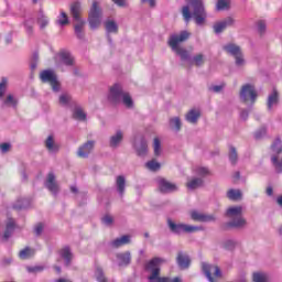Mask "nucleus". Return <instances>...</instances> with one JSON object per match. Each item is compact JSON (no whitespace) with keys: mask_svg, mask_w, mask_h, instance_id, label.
I'll return each instance as SVG.
<instances>
[{"mask_svg":"<svg viewBox=\"0 0 282 282\" xmlns=\"http://www.w3.org/2000/svg\"><path fill=\"white\" fill-rule=\"evenodd\" d=\"M187 6L182 9L184 21L188 23L194 19L196 25H204L206 22V9H204V0H186Z\"/></svg>","mask_w":282,"mask_h":282,"instance_id":"obj_1","label":"nucleus"},{"mask_svg":"<svg viewBox=\"0 0 282 282\" xmlns=\"http://www.w3.org/2000/svg\"><path fill=\"white\" fill-rule=\"evenodd\" d=\"M164 259L162 258H153L152 260L145 263V272H148V281L149 282H182L181 278H169V276H160L161 265Z\"/></svg>","mask_w":282,"mask_h":282,"instance_id":"obj_2","label":"nucleus"},{"mask_svg":"<svg viewBox=\"0 0 282 282\" xmlns=\"http://www.w3.org/2000/svg\"><path fill=\"white\" fill-rule=\"evenodd\" d=\"M108 100H110V102H122L128 109L133 108V99L131 98V95L124 93L120 84H115L110 88Z\"/></svg>","mask_w":282,"mask_h":282,"instance_id":"obj_3","label":"nucleus"},{"mask_svg":"<svg viewBox=\"0 0 282 282\" xmlns=\"http://www.w3.org/2000/svg\"><path fill=\"white\" fill-rule=\"evenodd\" d=\"M243 207L232 206L229 207L226 212V217L230 219L227 224L229 228H243L246 226V219H243Z\"/></svg>","mask_w":282,"mask_h":282,"instance_id":"obj_4","label":"nucleus"},{"mask_svg":"<svg viewBox=\"0 0 282 282\" xmlns=\"http://www.w3.org/2000/svg\"><path fill=\"white\" fill-rule=\"evenodd\" d=\"M223 50L235 58L236 67H246V57L243 56V51H241V46L235 43H228L223 46Z\"/></svg>","mask_w":282,"mask_h":282,"instance_id":"obj_5","label":"nucleus"},{"mask_svg":"<svg viewBox=\"0 0 282 282\" xmlns=\"http://www.w3.org/2000/svg\"><path fill=\"white\" fill-rule=\"evenodd\" d=\"M88 23L91 30H98L102 23V9L98 1H94L88 12Z\"/></svg>","mask_w":282,"mask_h":282,"instance_id":"obj_6","label":"nucleus"},{"mask_svg":"<svg viewBox=\"0 0 282 282\" xmlns=\"http://www.w3.org/2000/svg\"><path fill=\"white\" fill-rule=\"evenodd\" d=\"M40 80L42 83H47L55 94H57V91H61V82H58V76L56 75V72H54V69L42 70L40 73Z\"/></svg>","mask_w":282,"mask_h":282,"instance_id":"obj_7","label":"nucleus"},{"mask_svg":"<svg viewBox=\"0 0 282 282\" xmlns=\"http://www.w3.org/2000/svg\"><path fill=\"white\" fill-rule=\"evenodd\" d=\"M191 39V33L188 31H181L180 33L171 34L167 40V45H170L172 52H176L177 50H181L182 43L185 41H188Z\"/></svg>","mask_w":282,"mask_h":282,"instance_id":"obj_8","label":"nucleus"},{"mask_svg":"<svg viewBox=\"0 0 282 282\" xmlns=\"http://www.w3.org/2000/svg\"><path fill=\"white\" fill-rule=\"evenodd\" d=\"M167 226L171 232H174V235H183V232L191 235L193 232H197L198 230H202L200 227L186 225V224H175L171 219L167 220Z\"/></svg>","mask_w":282,"mask_h":282,"instance_id":"obj_9","label":"nucleus"},{"mask_svg":"<svg viewBox=\"0 0 282 282\" xmlns=\"http://www.w3.org/2000/svg\"><path fill=\"white\" fill-rule=\"evenodd\" d=\"M273 155L271 156V162L276 171V173H282V158L279 155L282 153V143L281 139H276L271 145Z\"/></svg>","mask_w":282,"mask_h":282,"instance_id":"obj_10","label":"nucleus"},{"mask_svg":"<svg viewBox=\"0 0 282 282\" xmlns=\"http://www.w3.org/2000/svg\"><path fill=\"white\" fill-rule=\"evenodd\" d=\"M257 89L251 84H246L241 87L240 90V99L242 102H251V105H254L257 102Z\"/></svg>","mask_w":282,"mask_h":282,"instance_id":"obj_11","label":"nucleus"},{"mask_svg":"<svg viewBox=\"0 0 282 282\" xmlns=\"http://www.w3.org/2000/svg\"><path fill=\"white\" fill-rule=\"evenodd\" d=\"M202 270L209 282H217V279L221 276V270L217 265L203 262Z\"/></svg>","mask_w":282,"mask_h":282,"instance_id":"obj_12","label":"nucleus"},{"mask_svg":"<svg viewBox=\"0 0 282 282\" xmlns=\"http://www.w3.org/2000/svg\"><path fill=\"white\" fill-rule=\"evenodd\" d=\"M55 62L62 63V65H66V67H72L74 66V55L67 50H62L55 55Z\"/></svg>","mask_w":282,"mask_h":282,"instance_id":"obj_13","label":"nucleus"},{"mask_svg":"<svg viewBox=\"0 0 282 282\" xmlns=\"http://www.w3.org/2000/svg\"><path fill=\"white\" fill-rule=\"evenodd\" d=\"M156 183L161 193H175L177 191V185L166 181V178L159 177Z\"/></svg>","mask_w":282,"mask_h":282,"instance_id":"obj_14","label":"nucleus"},{"mask_svg":"<svg viewBox=\"0 0 282 282\" xmlns=\"http://www.w3.org/2000/svg\"><path fill=\"white\" fill-rule=\"evenodd\" d=\"M44 186L53 195L58 194V183H56V175L53 172L47 174Z\"/></svg>","mask_w":282,"mask_h":282,"instance_id":"obj_15","label":"nucleus"},{"mask_svg":"<svg viewBox=\"0 0 282 282\" xmlns=\"http://www.w3.org/2000/svg\"><path fill=\"white\" fill-rule=\"evenodd\" d=\"M191 218L194 221L208 223V221H215V219H217V216H215L214 214H204V213L194 210L191 213Z\"/></svg>","mask_w":282,"mask_h":282,"instance_id":"obj_16","label":"nucleus"},{"mask_svg":"<svg viewBox=\"0 0 282 282\" xmlns=\"http://www.w3.org/2000/svg\"><path fill=\"white\" fill-rule=\"evenodd\" d=\"M230 25H235V19L228 17L219 22L214 24V32L216 34H221L226 28H230Z\"/></svg>","mask_w":282,"mask_h":282,"instance_id":"obj_17","label":"nucleus"},{"mask_svg":"<svg viewBox=\"0 0 282 282\" xmlns=\"http://www.w3.org/2000/svg\"><path fill=\"white\" fill-rule=\"evenodd\" d=\"M124 140V131L116 130V132L109 139V147L111 149H118L122 141Z\"/></svg>","mask_w":282,"mask_h":282,"instance_id":"obj_18","label":"nucleus"},{"mask_svg":"<svg viewBox=\"0 0 282 282\" xmlns=\"http://www.w3.org/2000/svg\"><path fill=\"white\" fill-rule=\"evenodd\" d=\"M134 149L141 158H144L149 151V145L147 144V139L144 137H141L140 139L135 140L134 142Z\"/></svg>","mask_w":282,"mask_h":282,"instance_id":"obj_19","label":"nucleus"},{"mask_svg":"<svg viewBox=\"0 0 282 282\" xmlns=\"http://www.w3.org/2000/svg\"><path fill=\"white\" fill-rule=\"evenodd\" d=\"M95 144H96V142L88 141L84 145L79 147V149L77 151L78 158H89V153H91V151H94Z\"/></svg>","mask_w":282,"mask_h":282,"instance_id":"obj_20","label":"nucleus"},{"mask_svg":"<svg viewBox=\"0 0 282 282\" xmlns=\"http://www.w3.org/2000/svg\"><path fill=\"white\" fill-rule=\"evenodd\" d=\"M2 101L3 107H10L11 109H17L19 105V99L12 94H8L7 97L0 99Z\"/></svg>","mask_w":282,"mask_h":282,"instance_id":"obj_21","label":"nucleus"},{"mask_svg":"<svg viewBox=\"0 0 282 282\" xmlns=\"http://www.w3.org/2000/svg\"><path fill=\"white\" fill-rule=\"evenodd\" d=\"M176 261L181 270H186V268L191 265V258H188V256L184 254L183 252L177 254Z\"/></svg>","mask_w":282,"mask_h":282,"instance_id":"obj_22","label":"nucleus"},{"mask_svg":"<svg viewBox=\"0 0 282 282\" xmlns=\"http://www.w3.org/2000/svg\"><path fill=\"white\" fill-rule=\"evenodd\" d=\"M82 10H83V6L80 4L79 1L73 2V3L70 4V14H72L74 21H79V20H82V19H80V12H82Z\"/></svg>","mask_w":282,"mask_h":282,"instance_id":"obj_23","label":"nucleus"},{"mask_svg":"<svg viewBox=\"0 0 282 282\" xmlns=\"http://www.w3.org/2000/svg\"><path fill=\"white\" fill-rule=\"evenodd\" d=\"M128 243H131V237L130 236H121L120 238L115 239L110 242V246L112 248H122V246H127Z\"/></svg>","mask_w":282,"mask_h":282,"instance_id":"obj_24","label":"nucleus"},{"mask_svg":"<svg viewBox=\"0 0 282 282\" xmlns=\"http://www.w3.org/2000/svg\"><path fill=\"white\" fill-rule=\"evenodd\" d=\"M126 186H127V180L124 178V176H122V175L117 176L116 188H117V193H118V195H120V197H122V195H124Z\"/></svg>","mask_w":282,"mask_h":282,"instance_id":"obj_25","label":"nucleus"},{"mask_svg":"<svg viewBox=\"0 0 282 282\" xmlns=\"http://www.w3.org/2000/svg\"><path fill=\"white\" fill-rule=\"evenodd\" d=\"M45 147L48 151V153H58V144L54 141L53 135H48L45 140Z\"/></svg>","mask_w":282,"mask_h":282,"instance_id":"obj_26","label":"nucleus"},{"mask_svg":"<svg viewBox=\"0 0 282 282\" xmlns=\"http://www.w3.org/2000/svg\"><path fill=\"white\" fill-rule=\"evenodd\" d=\"M199 116H202L199 110L192 109L186 113L185 120H187L191 124H195L197 120H199Z\"/></svg>","mask_w":282,"mask_h":282,"instance_id":"obj_27","label":"nucleus"},{"mask_svg":"<svg viewBox=\"0 0 282 282\" xmlns=\"http://www.w3.org/2000/svg\"><path fill=\"white\" fill-rule=\"evenodd\" d=\"M118 265H129L131 263V253L129 251L124 253H117Z\"/></svg>","mask_w":282,"mask_h":282,"instance_id":"obj_28","label":"nucleus"},{"mask_svg":"<svg viewBox=\"0 0 282 282\" xmlns=\"http://www.w3.org/2000/svg\"><path fill=\"white\" fill-rule=\"evenodd\" d=\"M105 28L107 34H118V23H116V21L111 19L106 20Z\"/></svg>","mask_w":282,"mask_h":282,"instance_id":"obj_29","label":"nucleus"},{"mask_svg":"<svg viewBox=\"0 0 282 282\" xmlns=\"http://www.w3.org/2000/svg\"><path fill=\"white\" fill-rule=\"evenodd\" d=\"M276 105H279V93H276V90H273L272 94H270L269 98H268L269 111H272V109H274V107H276Z\"/></svg>","mask_w":282,"mask_h":282,"instance_id":"obj_30","label":"nucleus"},{"mask_svg":"<svg viewBox=\"0 0 282 282\" xmlns=\"http://www.w3.org/2000/svg\"><path fill=\"white\" fill-rule=\"evenodd\" d=\"M14 219L9 218L7 221L6 231L3 234V239H10V237H12V232H14Z\"/></svg>","mask_w":282,"mask_h":282,"instance_id":"obj_31","label":"nucleus"},{"mask_svg":"<svg viewBox=\"0 0 282 282\" xmlns=\"http://www.w3.org/2000/svg\"><path fill=\"white\" fill-rule=\"evenodd\" d=\"M203 185H204V180L195 177L188 181L186 186L189 191H195V188H199Z\"/></svg>","mask_w":282,"mask_h":282,"instance_id":"obj_32","label":"nucleus"},{"mask_svg":"<svg viewBox=\"0 0 282 282\" xmlns=\"http://www.w3.org/2000/svg\"><path fill=\"white\" fill-rule=\"evenodd\" d=\"M170 127L175 133H178V131L182 129V120L180 117H173L170 119Z\"/></svg>","mask_w":282,"mask_h":282,"instance_id":"obj_33","label":"nucleus"},{"mask_svg":"<svg viewBox=\"0 0 282 282\" xmlns=\"http://www.w3.org/2000/svg\"><path fill=\"white\" fill-rule=\"evenodd\" d=\"M75 23V34L77 37L83 39V30L85 28V20H74Z\"/></svg>","mask_w":282,"mask_h":282,"instance_id":"obj_34","label":"nucleus"},{"mask_svg":"<svg viewBox=\"0 0 282 282\" xmlns=\"http://www.w3.org/2000/svg\"><path fill=\"white\" fill-rule=\"evenodd\" d=\"M59 254H61L62 259L65 260V264L69 265V263L72 261V250H69V248L66 247L61 250Z\"/></svg>","mask_w":282,"mask_h":282,"instance_id":"obj_35","label":"nucleus"},{"mask_svg":"<svg viewBox=\"0 0 282 282\" xmlns=\"http://www.w3.org/2000/svg\"><path fill=\"white\" fill-rule=\"evenodd\" d=\"M177 56H180L181 61H187V63H191V54L185 48L181 47L177 51H174Z\"/></svg>","mask_w":282,"mask_h":282,"instance_id":"obj_36","label":"nucleus"},{"mask_svg":"<svg viewBox=\"0 0 282 282\" xmlns=\"http://www.w3.org/2000/svg\"><path fill=\"white\" fill-rule=\"evenodd\" d=\"M57 25H61V28H64V25H67L69 23V18L67 17V13L65 11H61L59 15L56 20Z\"/></svg>","mask_w":282,"mask_h":282,"instance_id":"obj_37","label":"nucleus"},{"mask_svg":"<svg viewBox=\"0 0 282 282\" xmlns=\"http://www.w3.org/2000/svg\"><path fill=\"white\" fill-rule=\"evenodd\" d=\"M227 197L231 199V202H238V199H241V192L239 189H229Z\"/></svg>","mask_w":282,"mask_h":282,"instance_id":"obj_38","label":"nucleus"},{"mask_svg":"<svg viewBox=\"0 0 282 282\" xmlns=\"http://www.w3.org/2000/svg\"><path fill=\"white\" fill-rule=\"evenodd\" d=\"M73 118L75 120H86L87 115L83 111V108L76 107L73 112Z\"/></svg>","mask_w":282,"mask_h":282,"instance_id":"obj_39","label":"nucleus"},{"mask_svg":"<svg viewBox=\"0 0 282 282\" xmlns=\"http://www.w3.org/2000/svg\"><path fill=\"white\" fill-rule=\"evenodd\" d=\"M26 206H30V202L25 198H20L13 204L15 210H23Z\"/></svg>","mask_w":282,"mask_h":282,"instance_id":"obj_40","label":"nucleus"},{"mask_svg":"<svg viewBox=\"0 0 282 282\" xmlns=\"http://www.w3.org/2000/svg\"><path fill=\"white\" fill-rule=\"evenodd\" d=\"M37 23L41 29L47 28L50 25V19L45 17L43 12H40L39 18H37Z\"/></svg>","mask_w":282,"mask_h":282,"instance_id":"obj_41","label":"nucleus"},{"mask_svg":"<svg viewBox=\"0 0 282 282\" xmlns=\"http://www.w3.org/2000/svg\"><path fill=\"white\" fill-rule=\"evenodd\" d=\"M6 91H8V78L2 77L0 82V99L6 97Z\"/></svg>","mask_w":282,"mask_h":282,"instance_id":"obj_42","label":"nucleus"},{"mask_svg":"<svg viewBox=\"0 0 282 282\" xmlns=\"http://www.w3.org/2000/svg\"><path fill=\"white\" fill-rule=\"evenodd\" d=\"M145 169H148L149 171L155 172V171H160L161 165H160V162L152 160L145 163Z\"/></svg>","mask_w":282,"mask_h":282,"instance_id":"obj_43","label":"nucleus"},{"mask_svg":"<svg viewBox=\"0 0 282 282\" xmlns=\"http://www.w3.org/2000/svg\"><path fill=\"white\" fill-rule=\"evenodd\" d=\"M189 63L192 65H196V67H202V64L204 63V54H197L194 57L191 58Z\"/></svg>","mask_w":282,"mask_h":282,"instance_id":"obj_44","label":"nucleus"},{"mask_svg":"<svg viewBox=\"0 0 282 282\" xmlns=\"http://www.w3.org/2000/svg\"><path fill=\"white\" fill-rule=\"evenodd\" d=\"M253 282H268V274L263 272L253 273Z\"/></svg>","mask_w":282,"mask_h":282,"instance_id":"obj_45","label":"nucleus"},{"mask_svg":"<svg viewBox=\"0 0 282 282\" xmlns=\"http://www.w3.org/2000/svg\"><path fill=\"white\" fill-rule=\"evenodd\" d=\"M32 254H34V250H32L30 247H26L19 252V257L21 259H30Z\"/></svg>","mask_w":282,"mask_h":282,"instance_id":"obj_46","label":"nucleus"},{"mask_svg":"<svg viewBox=\"0 0 282 282\" xmlns=\"http://www.w3.org/2000/svg\"><path fill=\"white\" fill-rule=\"evenodd\" d=\"M230 8V0H218L216 3L217 10H228Z\"/></svg>","mask_w":282,"mask_h":282,"instance_id":"obj_47","label":"nucleus"},{"mask_svg":"<svg viewBox=\"0 0 282 282\" xmlns=\"http://www.w3.org/2000/svg\"><path fill=\"white\" fill-rule=\"evenodd\" d=\"M195 173L200 177H206L207 175H210V170H208V167L199 166L196 167Z\"/></svg>","mask_w":282,"mask_h":282,"instance_id":"obj_48","label":"nucleus"},{"mask_svg":"<svg viewBox=\"0 0 282 282\" xmlns=\"http://www.w3.org/2000/svg\"><path fill=\"white\" fill-rule=\"evenodd\" d=\"M153 149H154V154L155 155H160L162 153V143L160 142L159 138L154 139Z\"/></svg>","mask_w":282,"mask_h":282,"instance_id":"obj_49","label":"nucleus"},{"mask_svg":"<svg viewBox=\"0 0 282 282\" xmlns=\"http://www.w3.org/2000/svg\"><path fill=\"white\" fill-rule=\"evenodd\" d=\"M95 276L98 282H107V279L105 278V272L100 268H97L95 270Z\"/></svg>","mask_w":282,"mask_h":282,"instance_id":"obj_50","label":"nucleus"},{"mask_svg":"<svg viewBox=\"0 0 282 282\" xmlns=\"http://www.w3.org/2000/svg\"><path fill=\"white\" fill-rule=\"evenodd\" d=\"M237 149H235V147H231L229 149V160L231 162V164H237Z\"/></svg>","mask_w":282,"mask_h":282,"instance_id":"obj_51","label":"nucleus"},{"mask_svg":"<svg viewBox=\"0 0 282 282\" xmlns=\"http://www.w3.org/2000/svg\"><path fill=\"white\" fill-rule=\"evenodd\" d=\"M265 133H268V129L265 127H261L254 133L256 140H261V138H265Z\"/></svg>","mask_w":282,"mask_h":282,"instance_id":"obj_52","label":"nucleus"},{"mask_svg":"<svg viewBox=\"0 0 282 282\" xmlns=\"http://www.w3.org/2000/svg\"><path fill=\"white\" fill-rule=\"evenodd\" d=\"M236 246H237V241L232 239H227L224 242V247L226 248V250H235Z\"/></svg>","mask_w":282,"mask_h":282,"instance_id":"obj_53","label":"nucleus"},{"mask_svg":"<svg viewBox=\"0 0 282 282\" xmlns=\"http://www.w3.org/2000/svg\"><path fill=\"white\" fill-rule=\"evenodd\" d=\"M26 272L30 274H36L37 272H43V267L34 265V267H26Z\"/></svg>","mask_w":282,"mask_h":282,"instance_id":"obj_54","label":"nucleus"},{"mask_svg":"<svg viewBox=\"0 0 282 282\" xmlns=\"http://www.w3.org/2000/svg\"><path fill=\"white\" fill-rule=\"evenodd\" d=\"M70 97L67 94H63L59 96V105H63L64 107L69 105Z\"/></svg>","mask_w":282,"mask_h":282,"instance_id":"obj_55","label":"nucleus"},{"mask_svg":"<svg viewBox=\"0 0 282 282\" xmlns=\"http://www.w3.org/2000/svg\"><path fill=\"white\" fill-rule=\"evenodd\" d=\"M257 28H258V32H259L260 34H263V33L265 32V21L259 20V21L257 22Z\"/></svg>","mask_w":282,"mask_h":282,"instance_id":"obj_56","label":"nucleus"},{"mask_svg":"<svg viewBox=\"0 0 282 282\" xmlns=\"http://www.w3.org/2000/svg\"><path fill=\"white\" fill-rule=\"evenodd\" d=\"M101 221L105 224V226H111L113 224V217L106 215L101 218Z\"/></svg>","mask_w":282,"mask_h":282,"instance_id":"obj_57","label":"nucleus"},{"mask_svg":"<svg viewBox=\"0 0 282 282\" xmlns=\"http://www.w3.org/2000/svg\"><path fill=\"white\" fill-rule=\"evenodd\" d=\"M33 25H34V20H28V21L24 23V28H25L28 34H32Z\"/></svg>","mask_w":282,"mask_h":282,"instance_id":"obj_58","label":"nucleus"},{"mask_svg":"<svg viewBox=\"0 0 282 282\" xmlns=\"http://www.w3.org/2000/svg\"><path fill=\"white\" fill-rule=\"evenodd\" d=\"M11 147L12 145L10 143H1L0 144L1 153H8V151H10Z\"/></svg>","mask_w":282,"mask_h":282,"instance_id":"obj_59","label":"nucleus"},{"mask_svg":"<svg viewBox=\"0 0 282 282\" xmlns=\"http://www.w3.org/2000/svg\"><path fill=\"white\" fill-rule=\"evenodd\" d=\"M34 232L37 237L41 236L43 234V224H37L34 228Z\"/></svg>","mask_w":282,"mask_h":282,"instance_id":"obj_60","label":"nucleus"},{"mask_svg":"<svg viewBox=\"0 0 282 282\" xmlns=\"http://www.w3.org/2000/svg\"><path fill=\"white\" fill-rule=\"evenodd\" d=\"M119 8H127V0H112Z\"/></svg>","mask_w":282,"mask_h":282,"instance_id":"obj_61","label":"nucleus"},{"mask_svg":"<svg viewBox=\"0 0 282 282\" xmlns=\"http://www.w3.org/2000/svg\"><path fill=\"white\" fill-rule=\"evenodd\" d=\"M221 89H224V85H216L210 87V90L214 91L215 94H219Z\"/></svg>","mask_w":282,"mask_h":282,"instance_id":"obj_62","label":"nucleus"},{"mask_svg":"<svg viewBox=\"0 0 282 282\" xmlns=\"http://www.w3.org/2000/svg\"><path fill=\"white\" fill-rule=\"evenodd\" d=\"M141 3H147L150 8H155L156 6L155 0H141Z\"/></svg>","mask_w":282,"mask_h":282,"instance_id":"obj_63","label":"nucleus"},{"mask_svg":"<svg viewBox=\"0 0 282 282\" xmlns=\"http://www.w3.org/2000/svg\"><path fill=\"white\" fill-rule=\"evenodd\" d=\"M248 116H249L248 110L240 111L241 120H248Z\"/></svg>","mask_w":282,"mask_h":282,"instance_id":"obj_64","label":"nucleus"}]
</instances>
